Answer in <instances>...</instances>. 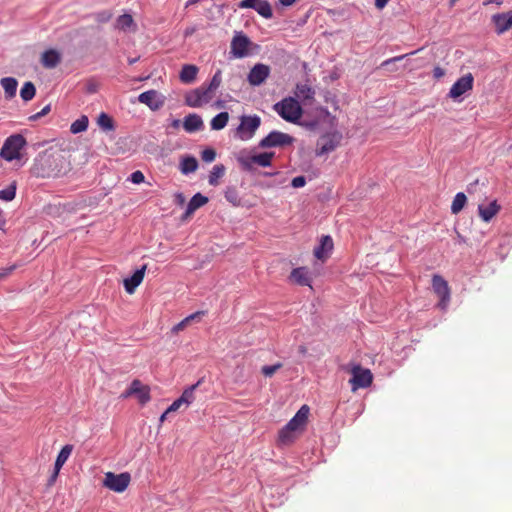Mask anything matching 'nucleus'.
<instances>
[{"mask_svg":"<svg viewBox=\"0 0 512 512\" xmlns=\"http://www.w3.org/2000/svg\"><path fill=\"white\" fill-rule=\"evenodd\" d=\"M405 57V55H402V56H397V57H394L392 59H389V60H386L382 63V66H387L389 65L391 62H395V61H399V60H402L403 58Z\"/></svg>","mask_w":512,"mask_h":512,"instance_id":"obj_54","label":"nucleus"},{"mask_svg":"<svg viewBox=\"0 0 512 512\" xmlns=\"http://www.w3.org/2000/svg\"><path fill=\"white\" fill-rule=\"evenodd\" d=\"M138 100L140 103L147 105L152 110L159 109L164 103L156 90H148L141 93Z\"/></svg>","mask_w":512,"mask_h":512,"instance_id":"obj_18","label":"nucleus"},{"mask_svg":"<svg viewBox=\"0 0 512 512\" xmlns=\"http://www.w3.org/2000/svg\"><path fill=\"white\" fill-rule=\"evenodd\" d=\"M199 1H200V0H188V1L186 2L185 7L187 8V7H189L190 5H194V4L198 3Z\"/></svg>","mask_w":512,"mask_h":512,"instance_id":"obj_59","label":"nucleus"},{"mask_svg":"<svg viewBox=\"0 0 512 512\" xmlns=\"http://www.w3.org/2000/svg\"><path fill=\"white\" fill-rule=\"evenodd\" d=\"M282 367H283V364L281 362H278L274 365H265L261 368V373L265 377H272Z\"/></svg>","mask_w":512,"mask_h":512,"instance_id":"obj_42","label":"nucleus"},{"mask_svg":"<svg viewBox=\"0 0 512 512\" xmlns=\"http://www.w3.org/2000/svg\"><path fill=\"white\" fill-rule=\"evenodd\" d=\"M466 201H467V198L463 192L457 193L455 195L452 205H451V212L453 214H458L465 206Z\"/></svg>","mask_w":512,"mask_h":512,"instance_id":"obj_36","label":"nucleus"},{"mask_svg":"<svg viewBox=\"0 0 512 512\" xmlns=\"http://www.w3.org/2000/svg\"><path fill=\"white\" fill-rule=\"evenodd\" d=\"M228 120L229 114L227 112H221L212 118L210 123L211 128L213 130H221L227 125Z\"/></svg>","mask_w":512,"mask_h":512,"instance_id":"obj_34","label":"nucleus"},{"mask_svg":"<svg viewBox=\"0 0 512 512\" xmlns=\"http://www.w3.org/2000/svg\"><path fill=\"white\" fill-rule=\"evenodd\" d=\"M72 451H73V445L67 444V445L63 446L57 455L54 466H56V468H58V469H61L63 467V465L66 463V461L68 460V458L70 457Z\"/></svg>","mask_w":512,"mask_h":512,"instance_id":"obj_32","label":"nucleus"},{"mask_svg":"<svg viewBox=\"0 0 512 512\" xmlns=\"http://www.w3.org/2000/svg\"><path fill=\"white\" fill-rule=\"evenodd\" d=\"M184 403L182 402V400L180 398L176 399L168 408H167V412H175L177 411L178 409H180V407L183 405Z\"/></svg>","mask_w":512,"mask_h":512,"instance_id":"obj_49","label":"nucleus"},{"mask_svg":"<svg viewBox=\"0 0 512 512\" xmlns=\"http://www.w3.org/2000/svg\"><path fill=\"white\" fill-rule=\"evenodd\" d=\"M88 91L91 93L96 92V88L94 86H91L89 87Z\"/></svg>","mask_w":512,"mask_h":512,"instance_id":"obj_64","label":"nucleus"},{"mask_svg":"<svg viewBox=\"0 0 512 512\" xmlns=\"http://www.w3.org/2000/svg\"><path fill=\"white\" fill-rule=\"evenodd\" d=\"M138 59H139V58H129V59H128V63H129L130 65H132V64L136 63V62L138 61Z\"/></svg>","mask_w":512,"mask_h":512,"instance_id":"obj_62","label":"nucleus"},{"mask_svg":"<svg viewBox=\"0 0 512 512\" xmlns=\"http://www.w3.org/2000/svg\"><path fill=\"white\" fill-rule=\"evenodd\" d=\"M290 278L293 282L301 286H311V278L306 267H298L292 270Z\"/></svg>","mask_w":512,"mask_h":512,"instance_id":"obj_22","label":"nucleus"},{"mask_svg":"<svg viewBox=\"0 0 512 512\" xmlns=\"http://www.w3.org/2000/svg\"><path fill=\"white\" fill-rule=\"evenodd\" d=\"M274 157V152H264L257 155H253L250 158V161L254 164H257L261 167H269L271 165V160Z\"/></svg>","mask_w":512,"mask_h":512,"instance_id":"obj_30","label":"nucleus"},{"mask_svg":"<svg viewBox=\"0 0 512 512\" xmlns=\"http://www.w3.org/2000/svg\"><path fill=\"white\" fill-rule=\"evenodd\" d=\"M269 75L270 67L268 65L258 63L251 68L247 80L250 85L259 86L266 81Z\"/></svg>","mask_w":512,"mask_h":512,"instance_id":"obj_15","label":"nucleus"},{"mask_svg":"<svg viewBox=\"0 0 512 512\" xmlns=\"http://www.w3.org/2000/svg\"><path fill=\"white\" fill-rule=\"evenodd\" d=\"M500 208L496 200L492 201L488 206L479 205V216L484 222H489L500 211Z\"/></svg>","mask_w":512,"mask_h":512,"instance_id":"obj_24","label":"nucleus"},{"mask_svg":"<svg viewBox=\"0 0 512 512\" xmlns=\"http://www.w3.org/2000/svg\"><path fill=\"white\" fill-rule=\"evenodd\" d=\"M474 77L471 73H467L460 77L450 88L448 96L452 99H457L466 92L472 90Z\"/></svg>","mask_w":512,"mask_h":512,"instance_id":"obj_14","label":"nucleus"},{"mask_svg":"<svg viewBox=\"0 0 512 512\" xmlns=\"http://www.w3.org/2000/svg\"><path fill=\"white\" fill-rule=\"evenodd\" d=\"M13 269H14V267H10V268L6 269V271L4 273H0V280L3 279L9 273H11Z\"/></svg>","mask_w":512,"mask_h":512,"instance_id":"obj_58","label":"nucleus"},{"mask_svg":"<svg viewBox=\"0 0 512 512\" xmlns=\"http://www.w3.org/2000/svg\"><path fill=\"white\" fill-rule=\"evenodd\" d=\"M388 2L389 0H375V6L378 9H383Z\"/></svg>","mask_w":512,"mask_h":512,"instance_id":"obj_53","label":"nucleus"},{"mask_svg":"<svg viewBox=\"0 0 512 512\" xmlns=\"http://www.w3.org/2000/svg\"><path fill=\"white\" fill-rule=\"evenodd\" d=\"M296 0H279V2L283 5V6H291L292 4L295 3Z\"/></svg>","mask_w":512,"mask_h":512,"instance_id":"obj_56","label":"nucleus"},{"mask_svg":"<svg viewBox=\"0 0 512 512\" xmlns=\"http://www.w3.org/2000/svg\"><path fill=\"white\" fill-rule=\"evenodd\" d=\"M175 199H176V202L179 204V205H183L184 202H185V197L182 193H177L175 195Z\"/></svg>","mask_w":512,"mask_h":512,"instance_id":"obj_55","label":"nucleus"},{"mask_svg":"<svg viewBox=\"0 0 512 512\" xmlns=\"http://www.w3.org/2000/svg\"><path fill=\"white\" fill-rule=\"evenodd\" d=\"M5 225V220L2 216V211L0 210V229Z\"/></svg>","mask_w":512,"mask_h":512,"instance_id":"obj_61","label":"nucleus"},{"mask_svg":"<svg viewBox=\"0 0 512 512\" xmlns=\"http://www.w3.org/2000/svg\"><path fill=\"white\" fill-rule=\"evenodd\" d=\"M490 3L500 6L502 4V0H488V1L484 2V5H488Z\"/></svg>","mask_w":512,"mask_h":512,"instance_id":"obj_57","label":"nucleus"},{"mask_svg":"<svg viewBox=\"0 0 512 512\" xmlns=\"http://www.w3.org/2000/svg\"><path fill=\"white\" fill-rule=\"evenodd\" d=\"M352 378L350 379V383L352 385V390H357L359 388H366L371 385L373 380V375L369 369L362 368L360 365H355L351 369Z\"/></svg>","mask_w":512,"mask_h":512,"instance_id":"obj_8","label":"nucleus"},{"mask_svg":"<svg viewBox=\"0 0 512 512\" xmlns=\"http://www.w3.org/2000/svg\"><path fill=\"white\" fill-rule=\"evenodd\" d=\"M249 44V38L242 33H238L231 41V53L237 58H242L247 55Z\"/></svg>","mask_w":512,"mask_h":512,"instance_id":"obj_17","label":"nucleus"},{"mask_svg":"<svg viewBox=\"0 0 512 512\" xmlns=\"http://www.w3.org/2000/svg\"><path fill=\"white\" fill-rule=\"evenodd\" d=\"M98 125L106 130L111 131L114 129L113 119L106 113H101L97 119Z\"/></svg>","mask_w":512,"mask_h":512,"instance_id":"obj_39","label":"nucleus"},{"mask_svg":"<svg viewBox=\"0 0 512 512\" xmlns=\"http://www.w3.org/2000/svg\"><path fill=\"white\" fill-rule=\"evenodd\" d=\"M61 62V54L55 49H48L41 55V64L47 69L57 67Z\"/></svg>","mask_w":512,"mask_h":512,"instance_id":"obj_21","label":"nucleus"},{"mask_svg":"<svg viewBox=\"0 0 512 512\" xmlns=\"http://www.w3.org/2000/svg\"><path fill=\"white\" fill-rule=\"evenodd\" d=\"M88 123H89L88 117L83 115L71 124L70 131L73 134H77V133L86 131L88 128Z\"/></svg>","mask_w":512,"mask_h":512,"instance_id":"obj_38","label":"nucleus"},{"mask_svg":"<svg viewBox=\"0 0 512 512\" xmlns=\"http://www.w3.org/2000/svg\"><path fill=\"white\" fill-rule=\"evenodd\" d=\"M295 95L301 101L313 100L315 96V90L309 84H297Z\"/></svg>","mask_w":512,"mask_h":512,"instance_id":"obj_27","label":"nucleus"},{"mask_svg":"<svg viewBox=\"0 0 512 512\" xmlns=\"http://www.w3.org/2000/svg\"><path fill=\"white\" fill-rule=\"evenodd\" d=\"M216 158V152L212 148H206L201 153V159L204 162L210 163L213 162Z\"/></svg>","mask_w":512,"mask_h":512,"instance_id":"obj_45","label":"nucleus"},{"mask_svg":"<svg viewBox=\"0 0 512 512\" xmlns=\"http://www.w3.org/2000/svg\"><path fill=\"white\" fill-rule=\"evenodd\" d=\"M310 409L307 405L301 406L293 418L278 432L277 444L281 446L291 445L298 434L304 431L307 424Z\"/></svg>","mask_w":512,"mask_h":512,"instance_id":"obj_2","label":"nucleus"},{"mask_svg":"<svg viewBox=\"0 0 512 512\" xmlns=\"http://www.w3.org/2000/svg\"><path fill=\"white\" fill-rule=\"evenodd\" d=\"M238 7L240 9H254L266 19H270L273 16L272 7L266 0H242L239 2Z\"/></svg>","mask_w":512,"mask_h":512,"instance_id":"obj_13","label":"nucleus"},{"mask_svg":"<svg viewBox=\"0 0 512 512\" xmlns=\"http://www.w3.org/2000/svg\"><path fill=\"white\" fill-rule=\"evenodd\" d=\"M130 180L134 183V184H140V183H143L144 180H145V176L144 174L137 170V171H134L131 175H130Z\"/></svg>","mask_w":512,"mask_h":512,"instance_id":"obj_47","label":"nucleus"},{"mask_svg":"<svg viewBox=\"0 0 512 512\" xmlns=\"http://www.w3.org/2000/svg\"><path fill=\"white\" fill-rule=\"evenodd\" d=\"M50 110H51V105L48 104L40 112L29 116L28 119H29V121H37L41 117L47 115L50 112Z\"/></svg>","mask_w":512,"mask_h":512,"instance_id":"obj_46","label":"nucleus"},{"mask_svg":"<svg viewBox=\"0 0 512 512\" xmlns=\"http://www.w3.org/2000/svg\"><path fill=\"white\" fill-rule=\"evenodd\" d=\"M207 202L208 198L206 196H203L201 193L195 194L189 201L183 218H189L198 208L202 207Z\"/></svg>","mask_w":512,"mask_h":512,"instance_id":"obj_23","label":"nucleus"},{"mask_svg":"<svg viewBox=\"0 0 512 512\" xmlns=\"http://www.w3.org/2000/svg\"><path fill=\"white\" fill-rule=\"evenodd\" d=\"M432 287L435 294L440 298L438 306L446 309L450 301V288L448 282L440 275H434L432 278Z\"/></svg>","mask_w":512,"mask_h":512,"instance_id":"obj_10","label":"nucleus"},{"mask_svg":"<svg viewBox=\"0 0 512 512\" xmlns=\"http://www.w3.org/2000/svg\"><path fill=\"white\" fill-rule=\"evenodd\" d=\"M202 315H203L202 311H197V312L185 317L182 321H180L178 324H176L172 328V332L177 334L180 331H183L192 321H194L196 319L199 320Z\"/></svg>","mask_w":512,"mask_h":512,"instance_id":"obj_33","label":"nucleus"},{"mask_svg":"<svg viewBox=\"0 0 512 512\" xmlns=\"http://www.w3.org/2000/svg\"><path fill=\"white\" fill-rule=\"evenodd\" d=\"M170 412H167V410L160 416V422H164L165 419L167 418V415L169 414Z\"/></svg>","mask_w":512,"mask_h":512,"instance_id":"obj_60","label":"nucleus"},{"mask_svg":"<svg viewBox=\"0 0 512 512\" xmlns=\"http://www.w3.org/2000/svg\"><path fill=\"white\" fill-rule=\"evenodd\" d=\"M196 32V27H187L184 31V37H190Z\"/></svg>","mask_w":512,"mask_h":512,"instance_id":"obj_52","label":"nucleus"},{"mask_svg":"<svg viewBox=\"0 0 512 512\" xmlns=\"http://www.w3.org/2000/svg\"><path fill=\"white\" fill-rule=\"evenodd\" d=\"M221 83H222V72H221V70H217L216 73L213 75L210 83L206 84V86L208 87L209 91H211L215 94L217 89L220 87Z\"/></svg>","mask_w":512,"mask_h":512,"instance_id":"obj_41","label":"nucleus"},{"mask_svg":"<svg viewBox=\"0 0 512 512\" xmlns=\"http://www.w3.org/2000/svg\"><path fill=\"white\" fill-rule=\"evenodd\" d=\"M445 75V70L443 68H441L440 66H436L434 69H433V77L435 79H440L442 78L443 76Z\"/></svg>","mask_w":512,"mask_h":512,"instance_id":"obj_51","label":"nucleus"},{"mask_svg":"<svg viewBox=\"0 0 512 512\" xmlns=\"http://www.w3.org/2000/svg\"><path fill=\"white\" fill-rule=\"evenodd\" d=\"M146 268L147 265H143L140 269L136 270L130 278L124 280V287L127 293H134L136 288L142 283Z\"/></svg>","mask_w":512,"mask_h":512,"instance_id":"obj_19","label":"nucleus"},{"mask_svg":"<svg viewBox=\"0 0 512 512\" xmlns=\"http://www.w3.org/2000/svg\"><path fill=\"white\" fill-rule=\"evenodd\" d=\"M199 382L186 388L179 397L185 405H189L194 400V391L198 387Z\"/></svg>","mask_w":512,"mask_h":512,"instance_id":"obj_40","label":"nucleus"},{"mask_svg":"<svg viewBox=\"0 0 512 512\" xmlns=\"http://www.w3.org/2000/svg\"><path fill=\"white\" fill-rule=\"evenodd\" d=\"M497 35H502L512 28V12L497 13L491 17Z\"/></svg>","mask_w":512,"mask_h":512,"instance_id":"obj_16","label":"nucleus"},{"mask_svg":"<svg viewBox=\"0 0 512 512\" xmlns=\"http://www.w3.org/2000/svg\"><path fill=\"white\" fill-rule=\"evenodd\" d=\"M16 195V186L10 185L6 189L0 191V199L5 201H11L15 198Z\"/></svg>","mask_w":512,"mask_h":512,"instance_id":"obj_44","label":"nucleus"},{"mask_svg":"<svg viewBox=\"0 0 512 512\" xmlns=\"http://www.w3.org/2000/svg\"><path fill=\"white\" fill-rule=\"evenodd\" d=\"M179 125H180V121H179V120H174V121L172 122V126H173L174 128H178V127H179Z\"/></svg>","mask_w":512,"mask_h":512,"instance_id":"obj_63","label":"nucleus"},{"mask_svg":"<svg viewBox=\"0 0 512 512\" xmlns=\"http://www.w3.org/2000/svg\"><path fill=\"white\" fill-rule=\"evenodd\" d=\"M215 94L208 90L206 83L202 84L196 89L189 91L185 95V103L189 107H201L207 103H209Z\"/></svg>","mask_w":512,"mask_h":512,"instance_id":"obj_5","label":"nucleus"},{"mask_svg":"<svg viewBox=\"0 0 512 512\" xmlns=\"http://www.w3.org/2000/svg\"><path fill=\"white\" fill-rule=\"evenodd\" d=\"M225 171L226 168L223 164L215 165L209 174V184L212 186H217L219 184V179L224 176Z\"/></svg>","mask_w":512,"mask_h":512,"instance_id":"obj_31","label":"nucleus"},{"mask_svg":"<svg viewBox=\"0 0 512 512\" xmlns=\"http://www.w3.org/2000/svg\"><path fill=\"white\" fill-rule=\"evenodd\" d=\"M70 170V162L61 151L45 150L39 153L30 168L36 178H50L65 175Z\"/></svg>","mask_w":512,"mask_h":512,"instance_id":"obj_1","label":"nucleus"},{"mask_svg":"<svg viewBox=\"0 0 512 512\" xmlns=\"http://www.w3.org/2000/svg\"><path fill=\"white\" fill-rule=\"evenodd\" d=\"M133 24V18L129 14H123L117 19V27L120 29H127Z\"/></svg>","mask_w":512,"mask_h":512,"instance_id":"obj_43","label":"nucleus"},{"mask_svg":"<svg viewBox=\"0 0 512 512\" xmlns=\"http://www.w3.org/2000/svg\"><path fill=\"white\" fill-rule=\"evenodd\" d=\"M198 168V162L195 157L187 156L182 159L180 164V170L183 174L187 175L193 173Z\"/></svg>","mask_w":512,"mask_h":512,"instance_id":"obj_29","label":"nucleus"},{"mask_svg":"<svg viewBox=\"0 0 512 512\" xmlns=\"http://www.w3.org/2000/svg\"><path fill=\"white\" fill-rule=\"evenodd\" d=\"M36 94V88L34 84L30 81L25 82L20 90V96L24 101H30L34 98Z\"/></svg>","mask_w":512,"mask_h":512,"instance_id":"obj_35","label":"nucleus"},{"mask_svg":"<svg viewBox=\"0 0 512 512\" xmlns=\"http://www.w3.org/2000/svg\"><path fill=\"white\" fill-rule=\"evenodd\" d=\"M292 142L293 138L290 135L280 131H272L259 142V147H283L286 145H290Z\"/></svg>","mask_w":512,"mask_h":512,"instance_id":"obj_11","label":"nucleus"},{"mask_svg":"<svg viewBox=\"0 0 512 512\" xmlns=\"http://www.w3.org/2000/svg\"><path fill=\"white\" fill-rule=\"evenodd\" d=\"M333 249V240L329 235L322 236L320 245L314 249V256L325 261Z\"/></svg>","mask_w":512,"mask_h":512,"instance_id":"obj_20","label":"nucleus"},{"mask_svg":"<svg viewBox=\"0 0 512 512\" xmlns=\"http://www.w3.org/2000/svg\"><path fill=\"white\" fill-rule=\"evenodd\" d=\"M273 109L287 122L297 123L302 117L303 110L300 103L293 97H286L274 104Z\"/></svg>","mask_w":512,"mask_h":512,"instance_id":"obj_3","label":"nucleus"},{"mask_svg":"<svg viewBox=\"0 0 512 512\" xmlns=\"http://www.w3.org/2000/svg\"><path fill=\"white\" fill-rule=\"evenodd\" d=\"M342 135L338 132L328 133L317 141L316 155L322 156L334 151L340 144Z\"/></svg>","mask_w":512,"mask_h":512,"instance_id":"obj_7","label":"nucleus"},{"mask_svg":"<svg viewBox=\"0 0 512 512\" xmlns=\"http://www.w3.org/2000/svg\"><path fill=\"white\" fill-rule=\"evenodd\" d=\"M225 199L231 203L233 206H240L241 199L239 197V193L236 187L229 186L225 190Z\"/></svg>","mask_w":512,"mask_h":512,"instance_id":"obj_37","label":"nucleus"},{"mask_svg":"<svg viewBox=\"0 0 512 512\" xmlns=\"http://www.w3.org/2000/svg\"><path fill=\"white\" fill-rule=\"evenodd\" d=\"M26 139L21 134H14L9 136L0 151V156L7 161L20 159V151L26 145Z\"/></svg>","mask_w":512,"mask_h":512,"instance_id":"obj_4","label":"nucleus"},{"mask_svg":"<svg viewBox=\"0 0 512 512\" xmlns=\"http://www.w3.org/2000/svg\"><path fill=\"white\" fill-rule=\"evenodd\" d=\"M132 395H136L140 404L144 405L150 401V388L147 385H143L138 379L131 382L130 387L122 394L123 398H128Z\"/></svg>","mask_w":512,"mask_h":512,"instance_id":"obj_12","label":"nucleus"},{"mask_svg":"<svg viewBox=\"0 0 512 512\" xmlns=\"http://www.w3.org/2000/svg\"><path fill=\"white\" fill-rule=\"evenodd\" d=\"M0 84L5 91L6 98L11 99L15 97L18 82L13 77H4L0 80Z\"/></svg>","mask_w":512,"mask_h":512,"instance_id":"obj_28","label":"nucleus"},{"mask_svg":"<svg viewBox=\"0 0 512 512\" xmlns=\"http://www.w3.org/2000/svg\"><path fill=\"white\" fill-rule=\"evenodd\" d=\"M305 184H306V179L304 176H297V177L293 178L292 182H291V185L294 188L303 187V186H305Z\"/></svg>","mask_w":512,"mask_h":512,"instance_id":"obj_48","label":"nucleus"},{"mask_svg":"<svg viewBox=\"0 0 512 512\" xmlns=\"http://www.w3.org/2000/svg\"><path fill=\"white\" fill-rule=\"evenodd\" d=\"M183 127L189 133L201 130L203 128L202 118L197 114H189L184 119Z\"/></svg>","mask_w":512,"mask_h":512,"instance_id":"obj_25","label":"nucleus"},{"mask_svg":"<svg viewBox=\"0 0 512 512\" xmlns=\"http://www.w3.org/2000/svg\"><path fill=\"white\" fill-rule=\"evenodd\" d=\"M261 124L259 116H242L241 123L237 128V134L242 140H248L253 137Z\"/></svg>","mask_w":512,"mask_h":512,"instance_id":"obj_9","label":"nucleus"},{"mask_svg":"<svg viewBox=\"0 0 512 512\" xmlns=\"http://www.w3.org/2000/svg\"><path fill=\"white\" fill-rule=\"evenodd\" d=\"M60 470L61 469H58V468H56V466H54V470H53L51 476L48 479V485L49 486H52L56 482V479H57V477L59 475Z\"/></svg>","mask_w":512,"mask_h":512,"instance_id":"obj_50","label":"nucleus"},{"mask_svg":"<svg viewBox=\"0 0 512 512\" xmlns=\"http://www.w3.org/2000/svg\"><path fill=\"white\" fill-rule=\"evenodd\" d=\"M198 71L199 69L196 65L186 64L182 67L179 78L181 82L185 84L193 83L197 77Z\"/></svg>","mask_w":512,"mask_h":512,"instance_id":"obj_26","label":"nucleus"},{"mask_svg":"<svg viewBox=\"0 0 512 512\" xmlns=\"http://www.w3.org/2000/svg\"><path fill=\"white\" fill-rule=\"evenodd\" d=\"M131 481V476L128 472L115 474L113 472H107L103 481V485L111 491L122 493L124 492Z\"/></svg>","mask_w":512,"mask_h":512,"instance_id":"obj_6","label":"nucleus"}]
</instances>
